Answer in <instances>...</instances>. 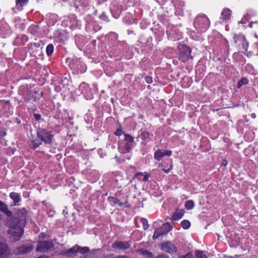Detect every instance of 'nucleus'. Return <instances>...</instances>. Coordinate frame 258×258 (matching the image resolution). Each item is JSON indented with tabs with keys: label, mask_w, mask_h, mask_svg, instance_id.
<instances>
[{
	"label": "nucleus",
	"mask_w": 258,
	"mask_h": 258,
	"mask_svg": "<svg viewBox=\"0 0 258 258\" xmlns=\"http://www.w3.org/2000/svg\"><path fill=\"white\" fill-rule=\"evenodd\" d=\"M0 212L4 213L9 218L7 219L6 225L9 227L8 233L18 240L24 233V227L26 223V218L29 210L26 208L19 209L16 213L17 216L12 217L13 212L8 209V205L0 201Z\"/></svg>",
	"instance_id": "obj_1"
},
{
	"label": "nucleus",
	"mask_w": 258,
	"mask_h": 258,
	"mask_svg": "<svg viewBox=\"0 0 258 258\" xmlns=\"http://www.w3.org/2000/svg\"><path fill=\"white\" fill-rule=\"evenodd\" d=\"M124 139L118 143V149L122 153L130 152L135 145L134 138L129 134H124Z\"/></svg>",
	"instance_id": "obj_2"
},
{
	"label": "nucleus",
	"mask_w": 258,
	"mask_h": 258,
	"mask_svg": "<svg viewBox=\"0 0 258 258\" xmlns=\"http://www.w3.org/2000/svg\"><path fill=\"white\" fill-rule=\"evenodd\" d=\"M194 24L197 29L205 31L209 27L210 23L205 15H200L196 17Z\"/></svg>",
	"instance_id": "obj_3"
},
{
	"label": "nucleus",
	"mask_w": 258,
	"mask_h": 258,
	"mask_svg": "<svg viewBox=\"0 0 258 258\" xmlns=\"http://www.w3.org/2000/svg\"><path fill=\"white\" fill-rule=\"evenodd\" d=\"M37 136L45 144L48 145L51 144L54 137L51 132L42 127H39L37 130Z\"/></svg>",
	"instance_id": "obj_4"
},
{
	"label": "nucleus",
	"mask_w": 258,
	"mask_h": 258,
	"mask_svg": "<svg viewBox=\"0 0 258 258\" xmlns=\"http://www.w3.org/2000/svg\"><path fill=\"white\" fill-rule=\"evenodd\" d=\"M179 49L180 51L178 54V58L180 60L185 62L189 58L192 59L193 56L190 55L191 49L188 46L182 45L181 47H179Z\"/></svg>",
	"instance_id": "obj_5"
},
{
	"label": "nucleus",
	"mask_w": 258,
	"mask_h": 258,
	"mask_svg": "<svg viewBox=\"0 0 258 258\" xmlns=\"http://www.w3.org/2000/svg\"><path fill=\"white\" fill-rule=\"evenodd\" d=\"M53 246L54 244L51 240L38 241L37 242L36 251L40 252H48V251L52 249Z\"/></svg>",
	"instance_id": "obj_6"
},
{
	"label": "nucleus",
	"mask_w": 258,
	"mask_h": 258,
	"mask_svg": "<svg viewBox=\"0 0 258 258\" xmlns=\"http://www.w3.org/2000/svg\"><path fill=\"white\" fill-rule=\"evenodd\" d=\"M171 229L172 227L169 223L167 222L163 224L160 227L155 230L153 236V239H156L159 236L167 234L171 230Z\"/></svg>",
	"instance_id": "obj_7"
},
{
	"label": "nucleus",
	"mask_w": 258,
	"mask_h": 258,
	"mask_svg": "<svg viewBox=\"0 0 258 258\" xmlns=\"http://www.w3.org/2000/svg\"><path fill=\"white\" fill-rule=\"evenodd\" d=\"M23 96L25 101L27 102H28L32 98L35 102H36L42 96V93H39L38 91L34 89L33 90H28Z\"/></svg>",
	"instance_id": "obj_8"
},
{
	"label": "nucleus",
	"mask_w": 258,
	"mask_h": 258,
	"mask_svg": "<svg viewBox=\"0 0 258 258\" xmlns=\"http://www.w3.org/2000/svg\"><path fill=\"white\" fill-rule=\"evenodd\" d=\"M122 10L121 6L118 1H115L112 2L110 6V11L114 18H118L121 13Z\"/></svg>",
	"instance_id": "obj_9"
},
{
	"label": "nucleus",
	"mask_w": 258,
	"mask_h": 258,
	"mask_svg": "<svg viewBox=\"0 0 258 258\" xmlns=\"http://www.w3.org/2000/svg\"><path fill=\"white\" fill-rule=\"evenodd\" d=\"M235 43L238 44L239 45H241L242 48L244 50H247L248 43L246 40L245 36L242 34H238L235 35L234 37Z\"/></svg>",
	"instance_id": "obj_10"
},
{
	"label": "nucleus",
	"mask_w": 258,
	"mask_h": 258,
	"mask_svg": "<svg viewBox=\"0 0 258 258\" xmlns=\"http://www.w3.org/2000/svg\"><path fill=\"white\" fill-rule=\"evenodd\" d=\"M131 245L130 241H115L112 244V247L115 249L126 250Z\"/></svg>",
	"instance_id": "obj_11"
},
{
	"label": "nucleus",
	"mask_w": 258,
	"mask_h": 258,
	"mask_svg": "<svg viewBox=\"0 0 258 258\" xmlns=\"http://www.w3.org/2000/svg\"><path fill=\"white\" fill-rule=\"evenodd\" d=\"M33 249V245L31 243H28L18 246L16 249V252L19 254H25L31 252Z\"/></svg>",
	"instance_id": "obj_12"
},
{
	"label": "nucleus",
	"mask_w": 258,
	"mask_h": 258,
	"mask_svg": "<svg viewBox=\"0 0 258 258\" xmlns=\"http://www.w3.org/2000/svg\"><path fill=\"white\" fill-rule=\"evenodd\" d=\"M161 249L168 253H174L177 251L176 247L170 242H165L162 244Z\"/></svg>",
	"instance_id": "obj_13"
},
{
	"label": "nucleus",
	"mask_w": 258,
	"mask_h": 258,
	"mask_svg": "<svg viewBox=\"0 0 258 258\" xmlns=\"http://www.w3.org/2000/svg\"><path fill=\"white\" fill-rule=\"evenodd\" d=\"M172 154L171 150H157L154 153V159L160 161L165 156H170Z\"/></svg>",
	"instance_id": "obj_14"
},
{
	"label": "nucleus",
	"mask_w": 258,
	"mask_h": 258,
	"mask_svg": "<svg viewBox=\"0 0 258 258\" xmlns=\"http://www.w3.org/2000/svg\"><path fill=\"white\" fill-rule=\"evenodd\" d=\"M10 250L8 248V245L0 241V257L1 258H9Z\"/></svg>",
	"instance_id": "obj_15"
},
{
	"label": "nucleus",
	"mask_w": 258,
	"mask_h": 258,
	"mask_svg": "<svg viewBox=\"0 0 258 258\" xmlns=\"http://www.w3.org/2000/svg\"><path fill=\"white\" fill-rule=\"evenodd\" d=\"M9 197L13 202V204L11 205L12 206H19L20 205L22 199L20 194L12 192L10 194Z\"/></svg>",
	"instance_id": "obj_16"
},
{
	"label": "nucleus",
	"mask_w": 258,
	"mask_h": 258,
	"mask_svg": "<svg viewBox=\"0 0 258 258\" xmlns=\"http://www.w3.org/2000/svg\"><path fill=\"white\" fill-rule=\"evenodd\" d=\"M184 213L183 209H177L171 217L170 219L173 221L178 220L183 217Z\"/></svg>",
	"instance_id": "obj_17"
},
{
	"label": "nucleus",
	"mask_w": 258,
	"mask_h": 258,
	"mask_svg": "<svg viewBox=\"0 0 258 258\" xmlns=\"http://www.w3.org/2000/svg\"><path fill=\"white\" fill-rule=\"evenodd\" d=\"M231 11L229 9H224L221 13L220 19L222 22L228 21L231 17Z\"/></svg>",
	"instance_id": "obj_18"
},
{
	"label": "nucleus",
	"mask_w": 258,
	"mask_h": 258,
	"mask_svg": "<svg viewBox=\"0 0 258 258\" xmlns=\"http://www.w3.org/2000/svg\"><path fill=\"white\" fill-rule=\"evenodd\" d=\"M78 245L76 244L71 248L66 250L63 252V254H68V255H76L77 253L78 252Z\"/></svg>",
	"instance_id": "obj_19"
},
{
	"label": "nucleus",
	"mask_w": 258,
	"mask_h": 258,
	"mask_svg": "<svg viewBox=\"0 0 258 258\" xmlns=\"http://www.w3.org/2000/svg\"><path fill=\"white\" fill-rule=\"evenodd\" d=\"M136 252L143 255L145 258H153V255L152 252L147 249H139Z\"/></svg>",
	"instance_id": "obj_20"
},
{
	"label": "nucleus",
	"mask_w": 258,
	"mask_h": 258,
	"mask_svg": "<svg viewBox=\"0 0 258 258\" xmlns=\"http://www.w3.org/2000/svg\"><path fill=\"white\" fill-rule=\"evenodd\" d=\"M39 30V25H31L28 28V31L29 33L34 35H36L38 33Z\"/></svg>",
	"instance_id": "obj_21"
},
{
	"label": "nucleus",
	"mask_w": 258,
	"mask_h": 258,
	"mask_svg": "<svg viewBox=\"0 0 258 258\" xmlns=\"http://www.w3.org/2000/svg\"><path fill=\"white\" fill-rule=\"evenodd\" d=\"M29 0H16V6L19 10H21L24 5H27Z\"/></svg>",
	"instance_id": "obj_22"
},
{
	"label": "nucleus",
	"mask_w": 258,
	"mask_h": 258,
	"mask_svg": "<svg viewBox=\"0 0 258 258\" xmlns=\"http://www.w3.org/2000/svg\"><path fill=\"white\" fill-rule=\"evenodd\" d=\"M42 142V141H41L40 139L34 140L32 141V143L30 145L31 148L33 149H35L40 145H41Z\"/></svg>",
	"instance_id": "obj_23"
},
{
	"label": "nucleus",
	"mask_w": 258,
	"mask_h": 258,
	"mask_svg": "<svg viewBox=\"0 0 258 258\" xmlns=\"http://www.w3.org/2000/svg\"><path fill=\"white\" fill-rule=\"evenodd\" d=\"M150 134L145 131H141L139 137H140L143 141H146L149 139Z\"/></svg>",
	"instance_id": "obj_24"
},
{
	"label": "nucleus",
	"mask_w": 258,
	"mask_h": 258,
	"mask_svg": "<svg viewBox=\"0 0 258 258\" xmlns=\"http://www.w3.org/2000/svg\"><path fill=\"white\" fill-rule=\"evenodd\" d=\"M54 51V46L52 44H49L46 49V52L48 56H51Z\"/></svg>",
	"instance_id": "obj_25"
},
{
	"label": "nucleus",
	"mask_w": 258,
	"mask_h": 258,
	"mask_svg": "<svg viewBox=\"0 0 258 258\" xmlns=\"http://www.w3.org/2000/svg\"><path fill=\"white\" fill-rule=\"evenodd\" d=\"M78 252L81 253L82 254L87 253L90 252V248L88 246L81 247L78 245Z\"/></svg>",
	"instance_id": "obj_26"
},
{
	"label": "nucleus",
	"mask_w": 258,
	"mask_h": 258,
	"mask_svg": "<svg viewBox=\"0 0 258 258\" xmlns=\"http://www.w3.org/2000/svg\"><path fill=\"white\" fill-rule=\"evenodd\" d=\"M248 83V80L245 78H243L241 79L237 83V87L238 88H240L242 86L244 85H247Z\"/></svg>",
	"instance_id": "obj_27"
},
{
	"label": "nucleus",
	"mask_w": 258,
	"mask_h": 258,
	"mask_svg": "<svg viewBox=\"0 0 258 258\" xmlns=\"http://www.w3.org/2000/svg\"><path fill=\"white\" fill-rule=\"evenodd\" d=\"M182 227L184 229H187L189 228L190 226V223L188 220H183L181 222Z\"/></svg>",
	"instance_id": "obj_28"
},
{
	"label": "nucleus",
	"mask_w": 258,
	"mask_h": 258,
	"mask_svg": "<svg viewBox=\"0 0 258 258\" xmlns=\"http://www.w3.org/2000/svg\"><path fill=\"white\" fill-rule=\"evenodd\" d=\"M194 207V203L192 201L189 200L187 202H186L185 204V208L188 210H191Z\"/></svg>",
	"instance_id": "obj_29"
},
{
	"label": "nucleus",
	"mask_w": 258,
	"mask_h": 258,
	"mask_svg": "<svg viewBox=\"0 0 258 258\" xmlns=\"http://www.w3.org/2000/svg\"><path fill=\"white\" fill-rule=\"evenodd\" d=\"M196 256L197 258H207L206 254L202 251H197Z\"/></svg>",
	"instance_id": "obj_30"
},
{
	"label": "nucleus",
	"mask_w": 258,
	"mask_h": 258,
	"mask_svg": "<svg viewBox=\"0 0 258 258\" xmlns=\"http://www.w3.org/2000/svg\"><path fill=\"white\" fill-rule=\"evenodd\" d=\"M104 258H128V256L125 255H120L115 256L113 254H107Z\"/></svg>",
	"instance_id": "obj_31"
},
{
	"label": "nucleus",
	"mask_w": 258,
	"mask_h": 258,
	"mask_svg": "<svg viewBox=\"0 0 258 258\" xmlns=\"http://www.w3.org/2000/svg\"><path fill=\"white\" fill-rule=\"evenodd\" d=\"M141 222L143 224V228L144 230H147L149 225L148 224V220L144 218H142L141 219Z\"/></svg>",
	"instance_id": "obj_32"
},
{
	"label": "nucleus",
	"mask_w": 258,
	"mask_h": 258,
	"mask_svg": "<svg viewBox=\"0 0 258 258\" xmlns=\"http://www.w3.org/2000/svg\"><path fill=\"white\" fill-rule=\"evenodd\" d=\"M178 1H176L175 2H173V3L174 4L175 8L177 9H178L180 10L181 9L182 7L184 6L183 2L181 1H179L178 4H177Z\"/></svg>",
	"instance_id": "obj_33"
},
{
	"label": "nucleus",
	"mask_w": 258,
	"mask_h": 258,
	"mask_svg": "<svg viewBox=\"0 0 258 258\" xmlns=\"http://www.w3.org/2000/svg\"><path fill=\"white\" fill-rule=\"evenodd\" d=\"M107 201L110 202L112 203L114 205H116L117 203H118V200L113 197H109L107 198Z\"/></svg>",
	"instance_id": "obj_34"
},
{
	"label": "nucleus",
	"mask_w": 258,
	"mask_h": 258,
	"mask_svg": "<svg viewBox=\"0 0 258 258\" xmlns=\"http://www.w3.org/2000/svg\"><path fill=\"white\" fill-rule=\"evenodd\" d=\"M79 88L80 90H81L82 89H85L84 90H82V93L83 94H85L86 93L85 91H87V90L89 89V88L88 86H87V84H86L84 83H82L80 85Z\"/></svg>",
	"instance_id": "obj_35"
},
{
	"label": "nucleus",
	"mask_w": 258,
	"mask_h": 258,
	"mask_svg": "<svg viewBox=\"0 0 258 258\" xmlns=\"http://www.w3.org/2000/svg\"><path fill=\"white\" fill-rule=\"evenodd\" d=\"M123 130L121 127H120L116 130V131L114 132V135L116 136H120L123 134Z\"/></svg>",
	"instance_id": "obj_36"
},
{
	"label": "nucleus",
	"mask_w": 258,
	"mask_h": 258,
	"mask_svg": "<svg viewBox=\"0 0 258 258\" xmlns=\"http://www.w3.org/2000/svg\"><path fill=\"white\" fill-rule=\"evenodd\" d=\"M145 80L148 84H151L153 82L152 77L151 76H146L145 77Z\"/></svg>",
	"instance_id": "obj_37"
},
{
	"label": "nucleus",
	"mask_w": 258,
	"mask_h": 258,
	"mask_svg": "<svg viewBox=\"0 0 258 258\" xmlns=\"http://www.w3.org/2000/svg\"><path fill=\"white\" fill-rule=\"evenodd\" d=\"M61 33L59 31H56L54 33V36L55 38H58L60 39H61Z\"/></svg>",
	"instance_id": "obj_38"
},
{
	"label": "nucleus",
	"mask_w": 258,
	"mask_h": 258,
	"mask_svg": "<svg viewBox=\"0 0 258 258\" xmlns=\"http://www.w3.org/2000/svg\"><path fill=\"white\" fill-rule=\"evenodd\" d=\"M144 175V174L142 172H138L135 175H134V178H138L139 180H141V177L143 176Z\"/></svg>",
	"instance_id": "obj_39"
},
{
	"label": "nucleus",
	"mask_w": 258,
	"mask_h": 258,
	"mask_svg": "<svg viewBox=\"0 0 258 258\" xmlns=\"http://www.w3.org/2000/svg\"><path fill=\"white\" fill-rule=\"evenodd\" d=\"M100 19L102 20L105 21H108V17L106 16V15L103 13L101 16H100Z\"/></svg>",
	"instance_id": "obj_40"
},
{
	"label": "nucleus",
	"mask_w": 258,
	"mask_h": 258,
	"mask_svg": "<svg viewBox=\"0 0 258 258\" xmlns=\"http://www.w3.org/2000/svg\"><path fill=\"white\" fill-rule=\"evenodd\" d=\"M192 254L190 252L187 253L185 255L180 256L179 258H191Z\"/></svg>",
	"instance_id": "obj_41"
},
{
	"label": "nucleus",
	"mask_w": 258,
	"mask_h": 258,
	"mask_svg": "<svg viewBox=\"0 0 258 258\" xmlns=\"http://www.w3.org/2000/svg\"><path fill=\"white\" fill-rule=\"evenodd\" d=\"M41 115L40 114H37V113H34V117L35 120L37 121L41 119Z\"/></svg>",
	"instance_id": "obj_42"
},
{
	"label": "nucleus",
	"mask_w": 258,
	"mask_h": 258,
	"mask_svg": "<svg viewBox=\"0 0 258 258\" xmlns=\"http://www.w3.org/2000/svg\"><path fill=\"white\" fill-rule=\"evenodd\" d=\"M149 177V174L148 173H145V175H144V177L143 180L144 181H147L148 180Z\"/></svg>",
	"instance_id": "obj_43"
},
{
	"label": "nucleus",
	"mask_w": 258,
	"mask_h": 258,
	"mask_svg": "<svg viewBox=\"0 0 258 258\" xmlns=\"http://www.w3.org/2000/svg\"><path fill=\"white\" fill-rule=\"evenodd\" d=\"M6 135V132L3 128H0V136L4 137Z\"/></svg>",
	"instance_id": "obj_44"
},
{
	"label": "nucleus",
	"mask_w": 258,
	"mask_h": 258,
	"mask_svg": "<svg viewBox=\"0 0 258 258\" xmlns=\"http://www.w3.org/2000/svg\"><path fill=\"white\" fill-rule=\"evenodd\" d=\"M110 36H112L116 39L118 37V35L115 32H111L109 34Z\"/></svg>",
	"instance_id": "obj_45"
},
{
	"label": "nucleus",
	"mask_w": 258,
	"mask_h": 258,
	"mask_svg": "<svg viewBox=\"0 0 258 258\" xmlns=\"http://www.w3.org/2000/svg\"><path fill=\"white\" fill-rule=\"evenodd\" d=\"M248 14H247L246 15H245L244 16H243V18L239 22V23H241V24H244V23H245L246 22L244 21L243 20V19H245V18H246L247 16H248Z\"/></svg>",
	"instance_id": "obj_46"
},
{
	"label": "nucleus",
	"mask_w": 258,
	"mask_h": 258,
	"mask_svg": "<svg viewBox=\"0 0 258 258\" xmlns=\"http://www.w3.org/2000/svg\"><path fill=\"white\" fill-rule=\"evenodd\" d=\"M258 24V22H256V21H255V22H251L249 24V27L251 28V27H252V26H253V24Z\"/></svg>",
	"instance_id": "obj_47"
},
{
	"label": "nucleus",
	"mask_w": 258,
	"mask_h": 258,
	"mask_svg": "<svg viewBox=\"0 0 258 258\" xmlns=\"http://www.w3.org/2000/svg\"><path fill=\"white\" fill-rule=\"evenodd\" d=\"M116 205H118L120 207H122L123 206V203L121 202H120L118 200V203H117Z\"/></svg>",
	"instance_id": "obj_48"
},
{
	"label": "nucleus",
	"mask_w": 258,
	"mask_h": 258,
	"mask_svg": "<svg viewBox=\"0 0 258 258\" xmlns=\"http://www.w3.org/2000/svg\"><path fill=\"white\" fill-rule=\"evenodd\" d=\"M227 164V161L225 160H224L222 161V165H223V166H226Z\"/></svg>",
	"instance_id": "obj_49"
},
{
	"label": "nucleus",
	"mask_w": 258,
	"mask_h": 258,
	"mask_svg": "<svg viewBox=\"0 0 258 258\" xmlns=\"http://www.w3.org/2000/svg\"><path fill=\"white\" fill-rule=\"evenodd\" d=\"M163 170L166 173H168L169 172V171H170V169H163Z\"/></svg>",
	"instance_id": "obj_50"
},
{
	"label": "nucleus",
	"mask_w": 258,
	"mask_h": 258,
	"mask_svg": "<svg viewBox=\"0 0 258 258\" xmlns=\"http://www.w3.org/2000/svg\"><path fill=\"white\" fill-rule=\"evenodd\" d=\"M32 110H33V111H35V110H37V107H36V106L34 105V106H33V107H32Z\"/></svg>",
	"instance_id": "obj_51"
},
{
	"label": "nucleus",
	"mask_w": 258,
	"mask_h": 258,
	"mask_svg": "<svg viewBox=\"0 0 258 258\" xmlns=\"http://www.w3.org/2000/svg\"><path fill=\"white\" fill-rule=\"evenodd\" d=\"M41 237L42 238H45L46 237L45 234V233H41Z\"/></svg>",
	"instance_id": "obj_52"
},
{
	"label": "nucleus",
	"mask_w": 258,
	"mask_h": 258,
	"mask_svg": "<svg viewBox=\"0 0 258 258\" xmlns=\"http://www.w3.org/2000/svg\"><path fill=\"white\" fill-rule=\"evenodd\" d=\"M251 117H252V118H255V117H256V115H255V114H254V113H252V114H251Z\"/></svg>",
	"instance_id": "obj_53"
},
{
	"label": "nucleus",
	"mask_w": 258,
	"mask_h": 258,
	"mask_svg": "<svg viewBox=\"0 0 258 258\" xmlns=\"http://www.w3.org/2000/svg\"><path fill=\"white\" fill-rule=\"evenodd\" d=\"M55 90L57 92H58V91H59V88H58V87H55Z\"/></svg>",
	"instance_id": "obj_54"
}]
</instances>
